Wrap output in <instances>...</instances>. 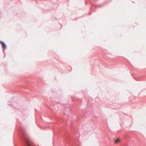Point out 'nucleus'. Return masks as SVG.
Returning <instances> with one entry per match:
<instances>
[{"label":"nucleus","instance_id":"f03ea898","mask_svg":"<svg viewBox=\"0 0 146 146\" xmlns=\"http://www.w3.org/2000/svg\"><path fill=\"white\" fill-rule=\"evenodd\" d=\"M0 43L2 44L3 48L5 49L6 48V45L3 42L1 41H0Z\"/></svg>","mask_w":146,"mask_h":146},{"label":"nucleus","instance_id":"f257e3e1","mask_svg":"<svg viewBox=\"0 0 146 146\" xmlns=\"http://www.w3.org/2000/svg\"><path fill=\"white\" fill-rule=\"evenodd\" d=\"M23 136L25 141L26 146H31V145L33 144V143L29 139L27 134L24 131H23Z\"/></svg>","mask_w":146,"mask_h":146},{"label":"nucleus","instance_id":"7ed1b4c3","mask_svg":"<svg viewBox=\"0 0 146 146\" xmlns=\"http://www.w3.org/2000/svg\"><path fill=\"white\" fill-rule=\"evenodd\" d=\"M120 141V140L119 139H116L115 141V144L117 143H118Z\"/></svg>","mask_w":146,"mask_h":146}]
</instances>
